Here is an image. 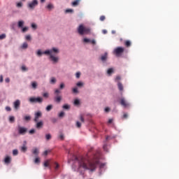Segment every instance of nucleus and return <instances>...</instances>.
I'll list each match as a JSON object with an SVG mask.
<instances>
[{"label":"nucleus","instance_id":"f257e3e1","mask_svg":"<svg viewBox=\"0 0 179 179\" xmlns=\"http://www.w3.org/2000/svg\"><path fill=\"white\" fill-rule=\"evenodd\" d=\"M100 159V153L94 155L92 158L89 156L74 157V163L78 164L77 171L81 176H83L87 170L90 171H94L99 164V159Z\"/></svg>","mask_w":179,"mask_h":179},{"label":"nucleus","instance_id":"f03ea898","mask_svg":"<svg viewBox=\"0 0 179 179\" xmlns=\"http://www.w3.org/2000/svg\"><path fill=\"white\" fill-rule=\"evenodd\" d=\"M59 52V50L57 48H52L51 50H48L43 52V54L45 55H50V58L52 62L57 64V62H58L59 58L57 57H55L54 54H58Z\"/></svg>","mask_w":179,"mask_h":179},{"label":"nucleus","instance_id":"7ed1b4c3","mask_svg":"<svg viewBox=\"0 0 179 179\" xmlns=\"http://www.w3.org/2000/svg\"><path fill=\"white\" fill-rule=\"evenodd\" d=\"M78 32L81 35L89 34L90 33V28L85 27L83 24H80L78 28Z\"/></svg>","mask_w":179,"mask_h":179},{"label":"nucleus","instance_id":"20e7f679","mask_svg":"<svg viewBox=\"0 0 179 179\" xmlns=\"http://www.w3.org/2000/svg\"><path fill=\"white\" fill-rule=\"evenodd\" d=\"M59 93H61V91L59 90H55V96L54 98V100L56 103H61V100H62V96L59 95Z\"/></svg>","mask_w":179,"mask_h":179},{"label":"nucleus","instance_id":"39448f33","mask_svg":"<svg viewBox=\"0 0 179 179\" xmlns=\"http://www.w3.org/2000/svg\"><path fill=\"white\" fill-rule=\"evenodd\" d=\"M124 51V48L117 47L113 50V54H115L116 57H120V55H121V54H122Z\"/></svg>","mask_w":179,"mask_h":179},{"label":"nucleus","instance_id":"423d86ee","mask_svg":"<svg viewBox=\"0 0 179 179\" xmlns=\"http://www.w3.org/2000/svg\"><path fill=\"white\" fill-rule=\"evenodd\" d=\"M30 103H43V98L41 97H31L29 98Z\"/></svg>","mask_w":179,"mask_h":179},{"label":"nucleus","instance_id":"0eeeda50","mask_svg":"<svg viewBox=\"0 0 179 179\" xmlns=\"http://www.w3.org/2000/svg\"><path fill=\"white\" fill-rule=\"evenodd\" d=\"M37 5H38V0H33L31 2H29L28 3V8L29 9H34V8H36V6H37Z\"/></svg>","mask_w":179,"mask_h":179},{"label":"nucleus","instance_id":"6e6552de","mask_svg":"<svg viewBox=\"0 0 179 179\" xmlns=\"http://www.w3.org/2000/svg\"><path fill=\"white\" fill-rule=\"evenodd\" d=\"M27 132V129L26 127H18V133L20 135H24Z\"/></svg>","mask_w":179,"mask_h":179},{"label":"nucleus","instance_id":"1a4fd4ad","mask_svg":"<svg viewBox=\"0 0 179 179\" xmlns=\"http://www.w3.org/2000/svg\"><path fill=\"white\" fill-rule=\"evenodd\" d=\"M120 104L125 108H127V107L129 106V103H128V102H127V101L125 100V98H122L120 99Z\"/></svg>","mask_w":179,"mask_h":179},{"label":"nucleus","instance_id":"9d476101","mask_svg":"<svg viewBox=\"0 0 179 179\" xmlns=\"http://www.w3.org/2000/svg\"><path fill=\"white\" fill-rule=\"evenodd\" d=\"M12 162V157L9 155H6V157L4 158V163L5 164H10Z\"/></svg>","mask_w":179,"mask_h":179},{"label":"nucleus","instance_id":"9b49d317","mask_svg":"<svg viewBox=\"0 0 179 179\" xmlns=\"http://www.w3.org/2000/svg\"><path fill=\"white\" fill-rule=\"evenodd\" d=\"M14 108L15 110H19L20 107V100L17 99L14 103H13Z\"/></svg>","mask_w":179,"mask_h":179},{"label":"nucleus","instance_id":"f8f14e48","mask_svg":"<svg viewBox=\"0 0 179 179\" xmlns=\"http://www.w3.org/2000/svg\"><path fill=\"white\" fill-rule=\"evenodd\" d=\"M27 142L24 141V144L21 147V152H23V153H26V152L27 151Z\"/></svg>","mask_w":179,"mask_h":179},{"label":"nucleus","instance_id":"ddd939ff","mask_svg":"<svg viewBox=\"0 0 179 179\" xmlns=\"http://www.w3.org/2000/svg\"><path fill=\"white\" fill-rule=\"evenodd\" d=\"M41 117V112H37L35 114V118H34V121L35 122H38V118Z\"/></svg>","mask_w":179,"mask_h":179},{"label":"nucleus","instance_id":"4468645a","mask_svg":"<svg viewBox=\"0 0 179 179\" xmlns=\"http://www.w3.org/2000/svg\"><path fill=\"white\" fill-rule=\"evenodd\" d=\"M108 57V54L107 52H105L104 55L101 57V60L103 62H105V61H107Z\"/></svg>","mask_w":179,"mask_h":179},{"label":"nucleus","instance_id":"2eb2a0df","mask_svg":"<svg viewBox=\"0 0 179 179\" xmlns=\"http://www.w3.org/2000/svg\"><path fill=\"white\" fill-rule=\"evenodd\" d=\"M117 87L120 92H122V90H124V85H122V83H121L120 82L117 83Z\"/></svg>","mask_w":179,"mask_h":179},{"label":"nucleus","instance_id":"dca6fc26","mask_svg":"<svg viewBox=\"0 0 179 179\" xmlns=\"http://www.w3.org/2000/svg\"><path fill=\"white\" fill-rule=\"evenodd\" d=\"M79 2H80V0H75L71 3L72 6H78L79 5Z\"/></svg>","mask_w":179,"mask_h":179},{"label":"nucleus","instance_id":"f3484780","mask_svg":"<svg viewBox=\"0 0 179 179\" xmlns=\"http://www.w3.org/2000/svg\"><path fill=\"white\" fill-rule=\"evenodd\" d=\"M131 44L132 43H131V41H124L125 47L129 48V47H131Z\"/></svg>","mask_w":179,"mask_h":179},{"label":"nucleus","instance_id":"a211bd4d","mask_svg":"<svg viewBox=\"0 0 179 179\" xmlns=\"http://www.w3.org/2000/svg\"><path fill=\"white\" fill-rule=\"evenodd\" d=\"M43 122H38L36 124V128H38V129H40V128H43Z\"/></svg>","mask_w":179,"mask_h":179},{"label":"nucleus","instance_id":"6ab92c4d","mask_svg":"<svg viewBox=\"0 0 179 179\" xmlns=\"http://www.w3.org/2000/svg\"><path fill=\"white\" fill-rule=\"evenodd\" d=\"M24 24V21L20 20L18 22V27H20V29H22Z\"/></svg>","mask_w":179,"mask_h":179},{"label":"nucleus","instance_id":"aec40b11","mask_svg":"<svg viewBox=\"0 0 179 179\" xmlns=\"http://www.w3.org/2000/svg\"><path fill=\"white\" fill-rule=\"evenodd\" d=\"M32 89H37V82L34 81L31 83Z\"/></svg>","mask_w":179,"mask_h":179},{"label":"nucleus","instance_id":"412c9836","mask_svg":"<svg viewBox=\"0 0 179 179\" xmlns=\"http://www.w3.org/2000/svg\"><path fill=\"white\" fill-rule=\"evenodd\" d=\"M47 9H48L49 10H51V9H54V5H52V3H49L47 6H46Z\"/></svg>","mask_w":179,"mask_h":179},{"label":"nucleus","instance_id":"4be33fe9","mask_svg":"<svg viewBox=\"0 0 179 179\" xmlns=\"http://www.w3.org/2000/svg\"><path fill=\"white\" fill-rule=\"evenodd\" d=\"M32 153L34 155H36V156L38 155L39 152H38V149L37 148H34L33 151H32Z\"/></svg>","mask_w":179,"mask_h":179},{"label":"nucleus","instance_id":"5701e85b","mask_svg":"<svg viewBox=\"0 0 179 179\" xmlns=\"http://www.w3.org/2000/svg\"><path fill=\"white\" fill-rule=\"evenodd\" d=\"M44 167H50V161L46 160L43 164Z\"/></svg>","mask_w":179,"mask_h":179},{"label":"nucleus","instance_id":"b1692460","mask_svg":"<svg viewBox=\"0 0 179 179\" xmlns=\"http://www.w3.org/2000/svg\"><path fill=\"white\" fill-rule=\"evenodd\" d=\"M113 72H114V70L113 69H108L107 71V73L108 75H109V76L111 75V73H113Z\"/></svg>","mask_w":179,"mask_h":179},{"label":"nucleus","instance_id":"393cba45","mask_svg":"<svg viewBox=\"0 0 179 179\" xmlns=\"http://www.w3.org/2000/svg\"><path fill=\"white\" fill-rule=\"evenodd\" d=\"M80 104V101L79 99H75L74 106H79Z\"/></svg>","mask_w":179,"mask_h":179},{"label":"nucleus","instance_id":"a878e982","mask_svg":"<svg viewBox=\"0 0 179 179\" xmlns=\"http://www.w3.org/2000/svg\"><path fill=\"white\" fill-rule=\"evenodd\" d=\"M51 110H52V105H48L46 107V111H51Z\"/></svg>","mask_w":179,"mask_h":179},{"label":"nucleus","instance_id":"bb28decb","mask_svg":"<svg viewBox=\"0 0 179 179\" xmlns=\"http://www.w3.org/2000/svg\"><path fill=\"white\" fill-rule=\"evenodd\" d=\"M35 164H40V158L36 157L34 160Z\"/></svg>","mask_w":179,"mask_h":179},{"label":"nucleus","instance_id":"cd10ccee","mask_svg":"<svg viewBox=\"0 0 179 179\" xmlns=\"http://www.w3.org/2000/svg\"><path fill=\"white\" fill-rule=\"evenodd\" d=\"M29 47V45L27 44V43H24L22 45V48L26 49Z\"/></svg>","mask_w":179,"mask_h":179},{"label":"nucleus","instance_id":"c85d7f7f","mask_svg":"<svg viewBox=\"0 0 179 179\" xmlns=\"http://www.w3.org/2000/svg\"><path fill=\"white\" fill-rule=\"evenodd\" d=\"M9 121H10V122H15V117L14 116H10Z\"/></svg>","mask_w":179,"mask_h":179},{"label":"nucleus","instance_id":"c756f323","mask_svg":"<svg viewBox=\"0 0 179 179\" xmlns=\"http://www.w3.org/2000/svg\"><path fill=\"white\" fill-rule=\"evenodd\" d=\"M43 54H44V52H41V50H38V52H37L38 57H41V55H43Z\"/></svg>","mask_w":179,"mask_h":179},{"label":"nucleus","instance_id":"7c9ffc66","mask_svg":"<svg viewBox=\"0 0 179 179\" xmlns=\"http://www.w3.org/2000/svg\"><path fill=\"white\" fill-rule=\"evenodd\" d=\"M17 8H22L23 6V3L22 2H18L16 4Z\"/></svg>","mask_w":179,"mask_h":179},{"label":"nucleus","instance_id":"2f4dec72","mask_svg":"<svg viewBox=\"0 0 179 179\" xmlns=\"http://www.w3.org/2000/svg\"><path fill=\"white\" fill-rule=\"evenodd\" d=\"M46 141H50L51 139V134H48L45 135Z\"/></svg>","mask_w":179,"mask_h":179},{"label":"nucleus","instance_id":"473e14b6","mask_svg":"<svg viewBox=\"0 0 179 179\" xmlns=\"http://www.w3.org/2000/svg\"><path fill=\"white\" fill-rule=\"evenodd\" d=\"M18 153H19V151H17V150H13V156H17V155H18Z\"/></svg>","mask_w":179,"mask_h":179},{"label":"nucleus","instance_id":"72a5a7b5","mask_svg":"<svg viewBox=\"0 0 179 179\" xmlns=\"http://www.w3.org/2000/svg\"><path fill=\"white\" fill-rule=\"evenodd\" d=\"M27 30H29V28L27 27H24L22 28V33H26V31H27Z\"/></svg>","mask_w":179,"mask_h":179},{"label":"nucleus","instance_id":"f704fd0d","mask_svg":"<svg viewBox=\"0 0 179 179\" xmlns=\"http://www.w3.org/2000/svg\"><path fill=\"white\" fill-rule=\"evenodd\" d=\"M6 38V34H3L1 35H0V40H3V38Z\"/></svg>","mask_w":179,"mask_h":179},{"label":"nucleus","instance_id":"c9c22d12","mask_svg":"<svg viewBox=\"0 0 179 179\" xmlns=\"http://www.w3.org/2000/svg\"><path fill=\"white\" fill-rule=\"evenodd\" d=\"M73 12V10L69 8L66 10V13H72Z\"/></svg>","mask_w":179,"mask_h":179},{"label":"nucleus","instance_id":"e433bc0d","mask_svg":"<svg viewBox=\"0 0 179 179\" xmlns=\"http://www.w3.org/2000/svg\"><path fill=\"white\" fill-rule=\"evenodd\" d=\"M57 82V80L55 78H52L50 80V83H55Z\"/></svg>","mask_w":179,"mask_h":179},{"label":"nucleus","instance_id":"4c0bfd02","mask_svg":"<svg viewBox=\"0 0 179 179\" xmlns=\"http://www.w3.org/2000/svg\"><path fill=\"white\" fill-rule=\"evenodd\" d=\"M25 39L27 41H30V40H31V36L30 35H27L25 36Z\"/></svg>","mask_w":179,"mask_h":179},{"label":"nucleus","instance_id":"58836bf2","mask_svg":"<svg viewBox=\"0 0 179 179\" xmlns=\"http://www.w3.org/2000/svg\"><path fill=\"white\" fill-rule=\"evenodd\" d=\"M100 20H101V22H104V20H106V16H104V15L101 16Z\"/></svg>","mask_w":179,"mask_h":179},{"label":"nucleus","instance_id":"ea45409f","mask_svg":"<svg viewBox=\"0 0 179 179\" xmlns=\"http://www.w3.org/2000/svg\"><path fill=\"white\" fill-rule=\"evenodd\" d=\"M31 27L32 29H34V30H36V29H37V24L32 23L31 24Z\"/></svg>","mask_w":179,"mask_h":179},{"label":"nucleus","instance_id":"a19ab883","mask_svg":"<svg viewBox=\"0 0 179 179\" xmlns=\"http://www.w3.org/2000/svg\"><path fill=\"white\" fill-rule=\"evenodd\" d=\"M76 127L77 128H80L82 127V124L80 122H76Z\"/></svg>","mask_w":179,"mask_h":179},{"label":"nucleus","instance_id":"79ce46f5","mask_svg":"<svg viewBox=\"0 0 179 179\" xmlns=\"http://www.w3.org/2000/svg\"><path fill=\"white\" fill-rule=\"evenodd\" d=\"M63 108H64L65 110H69V106L67 104H65L63 106Z\"/></svg>","mask_w":179,"mask_h":179},{"label":"nucleus","instance_id":"37998d69","mask_svg":"<svg viewBox=\"0 0 179 179\" xmlns=\"http://www.w3.org/2000/svg\"><path fill=\"white\" fill-rule=\"evenodd\" d=\"M50 152H51V150H45L43 152V155L44 156H47L48 155V153H50Z\"/></svg>","mask_w":179,"mask_h":179},{"label":"nucleus","instance_id":"c03bdc74","mask_svg":"<svg viewBox=\"0 0 179 179\" xmlns=\"http://www.w3.org/2000/svg\"><path fill=\"white\" fill-rule=\"evenodd\" d=\"M103 150H105V152H108V148H107V145H103Z\"/></svg>","mask_w":179,"mask_h":179},{"label":"nucleus","instance_id":"a18cd8bd","mask_svg":"<svg viewBox=\"0 0 179 179\" xmlns=\"http://www.w3.org/2000/svg\"><path fill=\"white\" fill-rule=\"evenodd\" d=\"M21 69L24 72H26V71H27V69L25 67V66H22Z\"/></svg>","mask_w":179,"mask_h":179},{"label":"nucleus","instance_id":"49530a36","mask_svg":"<svg viewBox=\"0 0 179 179\" xmlns=\"http://www.w3.org/2000/svg\"><path fill=\"white\" fill-rule=\"evenodd\" d=\"M24 120H25V121H30L31 117H30V116H25Z\"/></svg>","mask_w":179,"mask_h":179},{"label":"nucleus","instance_id":"de8ad7c7","mask_svg":"<svg viewBox=\"0 0 179 179\" xmlns=\"http://www.w3.org/2000/svg\"><path fill=\"white\" fill-rule=\"evenodd\" d=\"M36 132V130H34V129H31L30 131H29V134H31V135H33V134H34Z\"/></svg>","mask_w":179,"mask_h":179},{"label":"nucleus","instance_id":"09e8293b","mask_svg":"<svg viewBox=\"0 0 179 179\" xmlns=\"http://www.w3.org/2000/svg\"><path fill=\"white\" fill-rule=\"evenodd\" d=\"M55 164L56 166L55 168V170H58V169H59V164H58V163H57V162H55Z\"/></svg>","mask_w":179,"mask_h":179},{"label":"nucleus","instance_id":"8fccbe9b","mask_svg":"<svg viewBox=\"0 0 179 179\" xmlns=\"http://www.w3.org/2000/svg\"><path fill=\"white\" fill-rule=\"evenodd\" d=\"M83 41H84V43H90V41H91V40L89 39V38H84Z\"/></svg>","mask_w":179,"mask_h":179},{"label":"nucleus","instance_id":"3c124183","mask_svg":"<svg viewBox=\"0 0 179 179\" xmlns=\"http://www.w3.org/2000/svg\"><path fill=\"white\" fill-rule=\"evenodd\" d=\"M64 115H65V113H64V112H61V113L59 114V117H64Z\"/></svg>","mask_w":179,"mask_h":179},{"label":"nucleus","instance_id":"603ef678","mask_svg":"<svg viewBox=\"0 0 179 179\" xmlns=\"http://www.w3.org/2000/svg\"><path fill=\"white\" fill-rule=\"evenodd\" d=\"M59 139H61V141H64V134H61L59 136Z\"/></svg>","mask_w":179,"mask_h":179},{"label":"nucleus","instance_id":"864d4df0","mask_svg":"<svg viewBox=\"0 0 179 179\" xmlns=\"http://www.w3.org/2000/svg\"><path fill=\"white\" fill-rule=\"evenodd\" d=\"M76 76L78 79H79L80 78V73L79 72L76 73Z\"/></svg>","mask_w":179,"mask_h":179},{"label":"nucleus","instance_id":"5fc2aeb1","mask_svg":"<svg viewBox=\"0 0 179 179\" xmlns=\"http://www.w3.org/2000/svg\"><path fill=\"white\" fill-rule=\"evenodd\" d=\"M2 82H3V75L0 76V83H2Z\"/></svg>","mask_w":179,"mask_h":179},{"label":"nucleus","instance_id":"6e6d98bb","mask_svg":"<svg viewBox=\"0 0 179 179\" xmlns=\"http://www.w3.org/2000/svg\"><path fill=\"white\" fill-rule=\"evenodd\" d=\"M77 86H78V87H80V86H83V83H80V82L78 83Z\"/></svg>","mask_w":179,"mask_h":179},{"label":"nucleus","instance_id":"4d7b16f0","mask_svg":"<svg viewBox=\"0 0 179 179\" xmlns=\"http://www.w3.org/2000/svg\"><path fill=\"white\" fill-rule=\"evenodd\" d=\"M43 96L47 99L48 97V93L45 92V93H43Z\"/></svg>","mask_w":179,"mask_h":179},{"label":"nucleus","instance_id":"13d9d810","mask_svg":"<svg viewBox=\"0 0 179 179\" xmlns=\"http://www.w3.org/2000/svg\"><path fill=\"white\" fill-rule=\"evenodd\" d=\"M6 111H11L12 108H10V107H9V106H6Z\"/></svg>","mask_w":179,"mask_h":179},{"label":"nucleus","instance_id":"bf43d9fd","mask_svg":"<svg viewBox=\"0 0 179 179\" xmlns=\"http://www.w3.org/2000/svg\"><path fill=\"white\" fill-rule=\"evenodd\" d=\"M80 120L81 121V122H85V118H83V116L80 117Z\"/></svg>","mask_w":179,"mask_h":179},{"label":"nucleus","instance_id":"052dcab7","mask_svg":"<svg viewBox=\"0 0 179 179\" xmlns=\"http://www.w3.org/2000/svg\"><path fill=\"white\" fill-rule=\"evenodd\" d=\"M64 87H65V85L64 83H61L60 84V89L62 90V89H64Z\"/></svg>","mask_w":179,"mask_h":179},{"label":"nucleus","instance_id":"680f3d73","mask_svg":"<svg viewBox=\"0 0 179 179\" xmlns=\"http://www.w3.org/2000/svg\"><path fill=\"white\" fill-rule=\"evenodd\" d=\"M92 44H93L94 45L96 44V41L94 39L91 40L90 42Z\"/></svg>","mask_w":179,"mask_h":179},{"label":"nucleus","instance_id":"e2e57ef3","mask_svg":"<svg viewBox=\"0 0 179 179\" xmlns=\"http://www.w3.org/2000/svg\"><path fill=\"white\" fill-rule=\"evenodd\" d=\"M115 80H116V81H117V80H121V76H117L116 77V78H115Z\"/></svg>","mask_w":179,"mask_h":179},{"label":"nucleus","instance_id":"0e129e2a","mask_svg":"<svg viewBox=\"0 0 179 179\" xmlns=\"http://www.w3.org/2000/svg\"><path fill=\"white\" fill-rule=\"evenodd\" d=\"M73 93H78V88H73Z\"/></svg>","mask_w":179,"mask_h":179},{"label":"nucleus","instance_id":"69168bd1","mask_svg":"<svg viewBox=\"0 0 179 179\" xmlns=\"http://www.w3.org/2000/svg\"><path fill=\"white\" fill-rule=\"evenodd\" d=\"M5 81L6 82V83H9V82H10V80L9 79V78H6Z\"/></svg>","mask_w":179,"mask_h":179},{"label":"nucleus","instance_id":"338daca9","mask_svg":"<svg viewBox=\"0 0 179 179\" xmlns=\"http://www.w3.org/2000/svg\"><path fill=\"white\" fill-rule=\"evenodd\" d=\"M123 118H128V114L124 113V114L123 115Z\"/></svg>","mask_w":179,"mask_h":179},{"label":"nucleus","instance_id":"774afa93","mask_svg":"<svg viewBox=\"0 0 179 179\" xmlns=\"http://www.w3.org/2000/svg\"><path fill=\"white\" fill-rule=\"evenodd\" d=\"M108 123L113 124V119H109Z\"/></svg>","mask_w":179,"mask_h":179}]
</instances>
